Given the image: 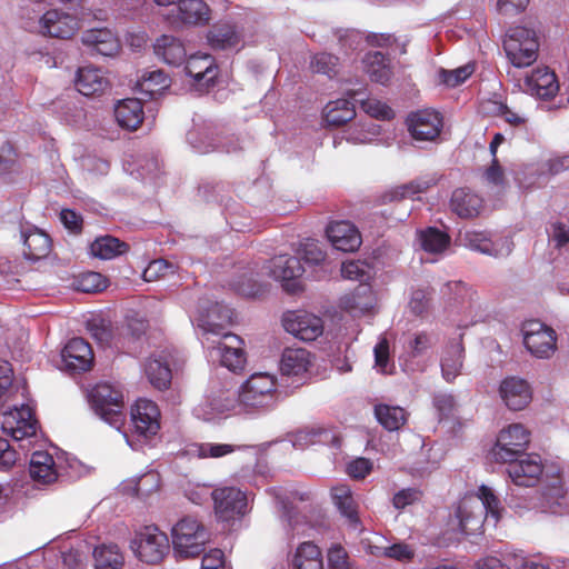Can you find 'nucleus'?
<instances>
[{
	"label": "nucleus",
	"mask_w": 569,
	"mask_h": 569,
	"mask_svg": "<svg viewBox=\"0 0 569 569\" xmlns=\"http://www.w3.org/2000/svg\"><path fill=\"white\" fill-rule=\"evenodd\" d=\"M237 399L249 408H269L277 400L276 378L269 373H253L242 385L240 391H222L221 396L212 397L210 407L216 412H224L233 409Z\"/></svg>",
	"instance_id": "1"
},
{
	"label": "nucleus",
	"mask_w": 569,
	"mask_h": 569,
	"mask_svg": "<svg viewBox=\"0 0 569 569\" xmlns=\"http://www.w3.org/2000/svg\"><path fill=\"white\" fill-rule=\"evenodd\" d=\"M89 403L97 416L120 430L126 420L123 392L108 382L97 383L89 393Z\"/></svg>",
	"instance_id": "2"
},
{
	"label": "nucleus",
	"mask_w": 569,
	"mask_h": 569,
	"mask_svg": "<svg viewBox=\"0 0 569 569\" xmlns=\"http://www.w3.org/2000/svg\"><path fill=\"white\" fill-rule=\"evenodd\" d=\"M173 550L181 558H196L204 551L210 541L208 528L197 518L184 517L172 528Z\"/></svg>",
	"instance_id": "3"
},
{
	"label": "nucleus",
	"mask_w": 569,
	"mask_h": 569,
	"mask_svg": "<svg viewBox=\"0 0 569 569\" xmlns=\"http://www.w3.org/2000/svg\"><path fill=\"white\" fill-rule=\"evenodd\" d=\"M211 498L217 521L228 527H233L249 512L248 496L237 487H218L212 490Z\"/></svg>",
	"instance_id": "4"
},
{
	"label": "nucleus",
	"mask_w": 569,
	"mask_h": 569,
	"mask_svg": "<svg viewBox=\"0 0 569 569\" xmlns=\"http://www.w3.org/2000/svg\"><path fill=\"white\" fill-rule=\"evenodd\" d=\"M509 61L517 68L532 64L538 58L539 42L532 29L517 26L510 28L503 40Z\"/></svg>",
	"instance_id": "5"
},
{
	"label": "nucleus",
	"mask_w": 569,
	"mask_h": 569,
	"mask_svg": "<svg viewBox=\"0 0 569 569\" xmlns=\"http://www.w3.org/2000/svg\"><path fill=\"white\" fill-rule=\"evenodd\" d=\"M131 549L142 562L157 565L169 552V539L158 527L146 526L136 532Z\"/></svg>",
	"instance_id": "6"
},
{
	"label": "nucleus",
	"mask_w": 569,
	"mask_h": 569,
	"mask_svg": "<svg viewBox=\"0 0 569 569\" xmlns=\"http://www.w3.org/2000/svg\"><path fill=\"white\" fill-rule=\"evenodd\" d=\"M3 442L7 443V447L2 448V471H6L11 467H18L17 473L19 475V478H17L13 486L10 487V495L7 492V489L2 487V498L6 499V503L12 502L13 505H18L26 496V486H29L22 468V466L26 465L28 447L22 442L12 441V443H10L8 440L2 438V443Z\"/></svg>",
	"instance_id": "7"
},
{
	"label": "nucleus",
	"mask_w": 569,
	"mask_h": 569,
	"mask_svg": "<svg viewBox=\"0 0 569 569\" xmlns=\"http://www.w3.org/2000/svg\"><path fill=\"white\" fill-rule=\"evenodd\" d=\"M478 498L480 505L477 506L476 512L472 510L468 511V502H463L458 508L457 516L460 519V527L463 532L480 528L486 515H490L496 521L500 518L501 503L491 488L486 485L480 486Z\"/></svg>",
	"instance_id": "8"
},
{
	"label": "nucleus",
	"mask_w": 569,
	"mask_h": 569,
	"mask_svg": "<svg viewBox=\"0 0 569 569\" xmlns=\"http://www.w3.org/2000/svg\"><path fill=\"white\" fill-rule=\"evenodd\" d=\"M530 442V432L520 423L502 429L491 450L497 462L507 463L525 455Z\"/></svg>",
	"instance_id": "9"
},
{
	"label": "nucleus",
	"mask_w": 569,
	"mask_h": 569,
	"mask_svg": "<svg viewBox=\"0 0 569 569\" xmlns=\"http://www.w3.org/2000/svg\"><path fill=\"white\" fill-rule=\"evenodd\" d=\"M523 343L537 358L551 357L557 348V336L552 328L539 320L526 321L522 326Z\"/></svg>",
	"instance_id": "10"
},
{
	"label": "nucleus",
	"mask_w": 569,
	"mask_h": 569,
	"mask_svg": "<svg viewBox=\"0 0 569 569\" xmlns=\"http://www.w3.org/2000/svg\"><path fill=\"white\" fill-rule=\"evenodd\" d=\"M38 421L29 406L2 412V433L13 442H22L37 433Z\"/></svg>",
	"instance_id": "11"
},
{
	"label": "nucleus",
	"mask_w": 569,
	"mask_h": 569,
	"mask_svg": "<svg viewBox=\"0 0 569 569\" xmlns=\"http://www.w3.org/2000/svg\"><path fill=\"white\" fill-rule=\"evenodd\" d=\"M407 127L415 140L435 141L442 131L443 117L435 109H421L408 116Z\"/></svg>",
	"instance_id": "12"
},
{
	"label": "nucleus",
	"mask_w": 569,
	"mask_h": 569,
	"mask_svg": "<svg viewBox=\"0 0 569 569\" xmlns=\"http://www.w3.org/2000/svg\"><path fill=\"white\" fill-rule=\"evenodd\" d=\"M282 326L287 332L302 341H313L323 332L322 319L301 310L287 311Z\"/></svg>",
	"instance_id": "13"
},
{
	"label": "nucleus",
	"mask_w": 569,
	"mask_h": 569,
	"mask_svg": "<svg viewBox=\"0 0 569 569\" xmlns=\"http://www.w3.org/2000/svg\"><path fill=\"white\" fill-rule=\"evenodd\" d=\"M268 274L282 283L286 291L295 293L299 289L298 279L305 269L299 258L289 254H279L271 258L267 266Z\"/></svg>",
	"instance_id": "14"
},
{
	"label": "nucleus",
	"mask_w": 569,
	"mask_h": 569,
	"mask_svg": "<svg viewBox=\"0 0 569 569\" xmlns=\"http://www.w3.org/2000/svg\"><path fill=\"white\" fill-rule=\"evenodd\" d=\"M507 472L512 482L519 487H533L538 483L543 465L538 455H527L507 462Z\"/></svg>",
	"instance_id": "15"
},
{
	"label": "nucleus",
	"mask_w": 569,
	"mask_h": 569,
	"mask_svg": "<svg viewBox=\"0 0 569 569\" xmlns=\"http://www.w3.org/2000/svg\"><path fill=\"white\" fill-rule=\"evenodd\" d=\"M131 421L138 436L148 439L157 435L160 429V410L157 403L138 399L131 408Z\"/></svg>",
	"instance_id": "16"
},
{
	"label": "nucleus",
	"mask_w": 569,
	"mask_h": 569,
	"mask_svg": "<svg viewBox=\"0 0 569 569\" xmlns=\"http://www.w3.org/2000/svg\"><path fill=\"white\" fill-rule=\"evenodd\" d=\"M118 328L117 348L127 352L137 351L138 346L149 329V321L139 312L130 311Z\"/></svg>",
	"instance_id": "17"
},
{
	"label": "nucleus",
	"mask_w": 569,
	"mask_h": 569,
	"mask_svg": "<svg viewBox=\"0 0 569 569\" xmlns=\"http://www.w3.org/2000/svg\"><path fill=\"white\" fill-rule=\"evenodd\" d=\"M258 263L238 264L233 268L229 287L243 297H258L264 292Z\"/></svg>",
	"instance_id": "18"
},
{
	"label": "nucleus",
	"mask_w": 569,
	"mask_h": 569,
	"mask_svg": "<svg viewBox=\"0 0 569 569\" xmlns=\"http://www.w3.org/2000/svg\"><path fill=\"white\" fill-rule=\"evenodd\" d=\"M41 32L59 39H70L80 28L79 20L67 12L51 9L40 19Z\"/></svg>",
	"instance_id": "19"
},
{
	"label": "nucleus",
	"mask_w": 569,
	"mask_h": 569,
	"mask_svg": "<svg viewBox=\"0 0 569 569\" xmlns=\"http://www.w3.org/2000/svg\"><path fill=\"white\" fill-rule=\"evenodd\" d=\"M540 508L545 512L558 516H569V489L563 488L559 476L546 485L540 495Z\"/></svg>",
	"instance_id": "20"
},
{
	"label": "nucleus",
	"mask_w": 569,
	"mask_h": 569,
	"mask_svg": "<svg viewBox=\"0 0 569 569\" xmlns=\"http://www.w3.org/2000/svg\"><path fill=\"white\" fill-rule=\"evenodd\" d=\"M331 244L340 251L353 252L361 246V234L357 227L349 221H333L326 229Z\"/></svg>",
	"instance_id": "21"
},
{
	"label": "nucleus",
	"mask_w": 569,
	"mask_h": 569,
	"mask_svg": "<svg viewBox=\"0 0 569 569\" xmlns=\"http://www.w3.org/2000/svg\"><path fill=\"white\" fill-rule=\"evenodd\" d=\"M81 41L92 56L111 57L121 48L119 39L108 28L89 29L82 33Z\"/></svg>",
	"instance_id": "22"
},
{
	"label": "nucleus",
	"mask_w": 569,
	"mask_h": 569,
	"mask_svg": "<svg viewBox=\"0 0 569 569\" xmlns=\"http://www.w3.org/2000/svg\"><path fill=\"white\" fill-rule=\"evenodd\" d=\"M528 92L540 99H551L559 90L557 76L548 67H538L525 79Z\"/></svg>",
	"instance_id": "23"
},
{
	"label": "nucleus",
	"mask_w": 569,
	"mask_h": 569,
	"mask_svg": "<svg viewBox=\"0 0 569 569\" xmlns=\"http://www.w3.org/2000/svg\"><path fill=\"white\" fill-rule=\"evenodd\" d=\"M93 358L91 346L83 338H72L62 350V359L69 370L88 371Z\"/></svg>",
	"instance_id": "24"
},
{
	"label": "nucleus",
	"mask_w": 569,
	"mask_h": 569,
	"mask_svg": "<svg viewBox=\"0 0 569 569\" xmlns=\"http://www.w3.org/2000/svg\"><path fill=\"white\" fill-rule=\"evenodd\" d=\"M499 391L506 406L515 411L525 409L532 398L528 382L516 377L502 380Z\"/></svg>",
	"instance_id": "25"
},
{
	"label": "nucleus",
	"mask_w": 569,
	"mask_h": 569,
	"mask_svg": "<svg viewBox=\"0 0 569 569\" xmlns=\"http://www.w3.org/2000/svg\"><path fill=\"white\" fill-rule=\"evenodd\" d=\"M332 499L341 516L345 517L349 529L357 533L362 532L363 528L359 517L358 503L353 498L351 489L345 485L333 487Z\"/></svg>",
	"instance_id": "26"
},
{
	"label": "nucleus",
	"mask_w": 569,
	"mask_h": 569,
	"mask_svg": "<svg viewBox=\"0 0 569 569\" xmlns=\"http://www.w3.org/2000/svg\"><path fill=\"white\" fill-rule=\"evenodd\" d=\"M29 475L37 485L47 486L56 482L59 473L54 458L47 451L33 452L29 463Z\"/></svg>",
	"instance_id": "27"
},
{
	"label": "nucleus",
	"mask_w": 569,
	"mask_h": 569,
	"mask_svg": "<svg viewBox=\"0 0 569 569\" xmlns=\"http://www.w3.org/2000/svg\"><path fill=\"white\" fill-rule=\"evenodd\" d=\"M23 242V254L29 260H40L46 258L52 248V241L44 231L30 227L21 230Z\"/></svg>",
	"instance_id": "28"
},
{
	"label": "nucleus",
	"mask_w": 569,
	"mask_h": 569,
	"mask_svg": "<svg viewBox=\"0 0 569 569\" xmlns=\"http://www.w3.org/2000/svg\"><path fill=\"white\" fill-rule=\"evenodd\" d=\"M483 208V200L469 189H456L450 199V209L461 219L477 218Z\"/></svg>",
	"instance_id": "29"
},
{
	"label": "nucleus",
	"mask_w": 569,
	"mask_h": 569,
	"mask_svg": "<svg viewBox=\"0 0 569 569\" xmlns=\"http://www.w3.org/2000/svg\"><path fill=\"white\" fill-rule=\"evenodd\" d=\"M222 340L219 342L221 365L232 372L241 371L246 365L241 338L233 333H223Z\"/></svg>",
	"instance_id": "30"
},
{
	"label": "nucleus",
	"mask_w": 569,
	"mask_h": 569,
	"mask_svg": "<svg viewBox=\"0 0 569 569\" xmlns=\"http://www.w3.org/2000/svg\"><path fill=\"white\" fill-rule=\"evenodd\" d=\"M233 319V310L226 305L214 302L207 310L206 315H201L199 326L208 333L221 336L227 333L224 329L231 325Z\"/></svg>",
	"instance_id": "31"
},
{
	"label": "nucleus",
	"mask_w": 569,
	"mask_h": 569,
	"mask_svg": "<svg viewBox=\"0 0 569 569\" xmlns=\"http://www.w3.org/2000/svg\"><path fill=\"white\" fill-rule=\"evenodd\" d=\"M110 87V82L99 68L83 67L76 78L77 90L87 97L101 94Z\"/></svg>",
	"instance_id": "32"
},
{
	"label": "nucleus",
	"mask_w": 569,
	"mask_h": 569,
	"mask_svg": "<svg viewBox=\"0 0 569 569\" xmlns=\"http://www.w3.org/2000/svg\"><path fill=\"white\" fill-rule=\"evenodd\" d=\"M312 363L311 353L305 348H286L280 360L283 376L303 377Z\"/></svg>",
	"instance_id": "33"
},
{
	"label": "nucleus",
	"mask_w": 569,
	"mask_h": 569,
	"mask_svg": "<svg viewBox=\"0 0 569 569\" xmlns=\"http://www.w3.org/2000/svg\"><path fill=\"white\" fill-rule=\"evenodd\" d=\"M118 124L127 130H137L143 121V106L139 99L128 98L119 101L114 108Z\"/></svg>",
	"instance_id": "34"
},
{
	"label": "nucleus",
	"mask_w": 569,
	"mask_h": 569,
	"mask_svg": "<svg viewBox=\"0 0 569 569\" xmlns=\"http://www.w3.org/2000/svg\"><path fill=\"white\" fill-rule=\"evenodd\" d=\"M154 53L169 66H181L187 58L182 41L173 36L162 34L156 40Z\"/></svg>",
	"instance_id": "35"
},
{
	"label": "nucleus",
	"mask_w": 569,
	"mask_h": 569,
	"mask_svg": "<svg viewBox=\"0 0 569 569\" xmlns=\"http://www.w3.org/2000/svg\"><path fill=\"white\" fill-rule=\"evenodd\" d=\"M341 309L353 313H366L373 308V295L369 284L360 283L340 298Z\"/></svg>",
	"instance_id": "36"
},
{
	"label": "nucleus",
	"mask_w": 569,
	"mask_h": 569,
	"mask_svg": "<svg viewBox=\"0 0 569 569\" xmlns=\"http://www.w3.org/2000/svg\"><path fill=\"white\" fill-rule=\"evenodd\" d=\"M186 71L194 81H203L207 86L212 84L218 76V67L210 54L190 56L186 63Z\"/></svg>",
	"instance_id": "37"
},
{
	"label": "nucleus",
	"mask_w": 569,
	"mask_h": 569,
	"mask_svg": "<svg viewBox=\"0 0 569 569\" xmlns=\"http://www.w3.org/2000/svg\"><path fill=\"white\" fill-rule=\"evenodd\" d=\"M178 19L184 24H206L210 20V8L203 0H179Z\"/></svg>",
	"instance_id": "38"
},
{
	"label": "nucleus",
	"mask_w": 569,
	"mask_h": 569,
	"mask_svg": "<svg viewBox=\"0 0 569 569\" xmlns=\"http://www.w3.org/2000/svg\"><path fill=\"white\" fill-rule=\"evenodd\" d=\"M130 246L110 234L96 238L90 244V253L101 260H111L127 253Z\"/></svg>",
	"instance_id": "39"
},
{
	"label": "nucleus",
	"mask_w": 569,
	"mask_h": 569,
	"mask_svg": "<svg viewBox=\"0 0 569 569\" xmlns=\"http://www.w3.org/2000/svg\"><path fill=\"white\" fill-rule=\"evenodd\" d=\"M365 71L371 81L387 84L392 77L389 59L381 52H368L363 58Z\"/></svg>",
	"instance_id": "40"
},
{
	"label": "nucleus",
	"mask_w": 569,
	"mask_h": 569,
	"mask_svg": "<svg viewBox=\"0 0 569 569\" xmlns=\"http://www.w3.org/2000/svg\"><path fill=\"white\" fill-rule=\"evenodd\" d=\"M458 241L466 248L482 254L498 257L499 250L487 231L466 230L460 232Z\"/></svg>",
	"instance_id": "41"
},
{
	"label": "nucleus",
	"mask_w": 569,
	"mask_h": 569,
	"mask_svg": "<svg viewBox=\"0 0 569 569\" xmlns=\"http://www.w3.org/2000/svg\"><path fill=\"white\" fill-rule=\"evenodd\" d=\"M209 46L214 50L234 48L240 42L236 27L230 23H217L207 34Z\"/></svg>",
	"instance_id": "42"
},
{
	"label": "nucleus",
	"mask_w": 569,
	"mask_h": 569,
	"mask_svg": "<svg viewBox=\"0 0 569 569\" xmlns=\"http://www.w3.org/2000/svg\"><path fill=\"white\" fill-rule=\"evenodd\" d=\"M356 117L353 103L348 99H337L327 103L323 118L328 126L340 127Z\"/></svg>",
	"instance_id": "43"
},
{
	"label": "nucleus",
	"mask_w": 569,
	"mask_h": 569,
	"mask_svg": "<svg viewBox=\"0 0 569 569\" xmlns=\"http://www.w3.org/2000/svg\"><path fill=\"white\" fill-rule=\"evenodd\" d=\"M378 422L388 431H397L408 420V412L399 406L379 403L373 409Z\"/></svg>",
	"instance_id": "44"
},
{
	"label": "nucleus",
	"mask_w": 569,
	"mask_h": 569,
	"mask_svg": "<svg viewBox=\"0 0 569 569\" xmlns=\"http://www.w3.org/2000/svg\"><path fill=\"white\" fill-rule=\"evenodd\" d=\"M438 180L436 174L422 176L408 183L397 186L387 197H389L390 200L412 199L416 194L427 192L431 187L438 183Z\"/></svg>",
	"instance_id": "45"
},
{
	"label": "nucleus",
	"mask_w": 569,
	"mask_h": 569,
	"mask_svg": "<svg viewBox=\"0 0 569 569\" xmlns=\"http://www.w3.org/2000/svg\"><path fill=\"white\" fill-rule=\"evenodd\" d=\"M292 567L293 569H323L319 547L310 541L300 543L293 555Z\"/></svg>",
	"instance_id": "46"
},
{
	"label": "nucleus",
	"mask_w": 569,
	"mask_h": 569,
	"mask_svg": "<svg viewBox=\"0 0 569 569\" xmlns=\"http://www.w3.org/2000/svg\"><path fill=\"white\" fill-rule=\"evenodd\" d=\"M93 560L96 569H121L124 557L116 543H102L94 548Z\"/></svg>",
	"instance_id": "47"
},
{
	"label": "nucleus",
	"mask_w": 569,
	"mask_h": 569,
	"mask_svg": "<svg viewBox=\"0 0 569 569\" xmlns=\"http://www.w3.org/2000/svg\"><path fill=\"white\" fill-rule=\"evenodd\" d=\"M90 336L102 347L114 346L117 348L118 328H113L109 320L99 318L87 322Z\"/></svg>",
	"instance_id": "48"
},
{
	"label": "nucleus",
	"mask_w": 569,
	"mask_h": 569,
	"mask_svg": "<svg viewBox=\"0 0 569 569\" xmlns=\"http://www.w3.org/2000/svg\"><path fill=\"white\" fill-rule=\"evenodd\" d=\"M144 372L154 388L163 390L170 386L171 370L167 362L150 358L146 362Z\"/></svg>",
	"instance_id": "49"
},
{
	"label": "nucleus",
	"mask_w": 569,
	"mask_h": 569,
	"mask_svg": "<svg viewBox=\"0 0 569 569\" xmlns=\"http://www.w3.org/2000/svg\"><path fill=\"white\" fill-rule=\"evenodd\" d=\"M421 248L430 253H440L450 244V237L435 227H428L419 232Z\"/></svg>",
	"instance_id": "50"
},
{
	"label": "nucleus",
	"mask_w": 569,
	"mask_h": 569,
	"mask_svg": "<svg viewBox=\"0 0 569 569\" xmlns=\"http://www.w3.org/2000/svg\"><path fill=\"white\" fill-rule=\"evenodd\" d=\"M462 355L463 347L458 342L450 345L446 350L441 360V371L448 382H451L459 375L462 368Z\"/></svg>",
	"instance_id": "51"
},
{
	"label": "nucleus",
	"mask_w": 569,
	"mask_h": 569,
	"mask_svg": "<svg viewBox=\"0 0 569 569\" xmlns=\"http://www.w3.org/2000/svg\"><path fill=\"white\" fill-rule=\"evenodd\" d=\"M170 78L162 70H154L142 76L139 88L142 93L154 99L170 87Z\"/></svg>",
	"instance_id": "52"
},
{
	"label": "nucleus",
	"mask_w": 569,
	"mask_h": 569,
	"mask_svg": "<svg viewBox=\"0 0 569 569\" xmlns=\"http://www.w3.org/2000/svg\"><path fill=\"white\" fill-rule=\"evenodd\" d=\"M242 446L229 445V443H214V442H202L196 443L191 447L190 452L200 459L207 458H222L227 455L241 449Z\"/></svg>",
	"instance_id": "53"
},
{
	"label": "nucleus",
	"mask_w": 569,
	"mask_h": 569,
	"mask_svg": "<svg viewBox=\"0 0 569 569\" xmlns=\"http://www.w3.org/2000/svg\"><path fill=\"white\" fill-rule=\"evenodd\" d=\"M371 553L377 557L385 556L398 561H410L415 557L413 549L403 542L393 543L388 547H375V549H371Z\"/></svg>",
	"instance_id": "54"
},
{
	"label": "nucleus",
	"mask_w": 569,
	"mask_h": 569,
	"mask_svg": "<svg viewBox=\"0 0 569 569\" xmlns=\"http://www.w3.org/2000/svg\"><path fill=\"white\" fill-rule=\"evenodd\" d=\"M361 109L372 118L379 120H390L395 117L393 110L385 102L375 98L359 100Z\"/></svg>",
	"instance_id": "55"
},
{
	"label": "nucleus",
	"mask_w": 569,
	"mask_h": 569,
	"mask_svg": "<svg viewBox=\"0 0 569 569\" xmlns=\"http://www.w3.org/2000/svg\"><path fill=\"white\" fill-rule=\"evenodd\" d=\"M107 287L108 279L99 272H84L78 278V289L82 292H99Z\"/></svg>",
	"instance_id": "56"
},
{
	"label": "nucleus",
	"mask_w": 569,
	"mask_h": 569,
	"mask_svg": "<svg viewBox=\"0 0 569 569\" xmlns=\"http://www.w3.org/2000/svg\"><path fill=\"white\" fill-rule=\"evenodd\" d=\"M338 57L322 52L316 54L311 60V69L317 73L327 74L332 78L337 73Z\"/></svg>",
	"instance_id": "57"
},
{
	"label": "nucleus",
	"mask_w": 569,
	"mask_h": 569,
	"mask_svg": "<svg viewBox=\"0 0 569 569\" xmlns=\"http://www.w3.org/2000/svg\"><path fill=\"white\" fill-rule=\"evenodd\" d=\"M2 182H7L4 173H19L20 164L18 162V153L11 143L2 144ZM12 181V179H8Z\"/></svg>",
	"instance_id": "58"
},
{
	"label": "nucleus",
	"mask_w": 569,
	"mask_h": 569,
	"mask_svg": "<svg viewBox=\"0 0 569 569\" xmlns=\"http://www.w3.org/2000/svg\"><path fill=\"white\" fill-rule=\"evenodd\" d=\"M160 488L159 475L150 471L141 476L136 483V495L139 498H144Z\"/></svg>",
	"instance_id": "59"
},
{
	"label": "nucleus",
	"mask_w": 569,
	"mask_h": 569,
	"mask_svg": "<svg viewBox=\"0 0 569 569\" xmlns=\"http://www.w3.org/2000/svg\"><path fill=\"white\" fill-rule=\"evenodd\" d=\"M422 497L421 490L417 488H405L396 492L392 497V506L397 510H403L408 506H412L420 501Z\"/></svg>",
	"instance_id": "60"
},
{
	"label": "nucleus",
	"mask_w": 569,
	"mask_h": 569,
	"mask_svg": "<svg viewBox=\"0 0 569 569\" xmlns=\"http://www.w3.org/2000/svg\"><path fill=\"white\" fill-rule=\"evenodd\" d=\"M327 557L329 569H351L348 552L341 545H332Z\"/></svg>",
	"instance_id": "61"
},
{
	"label": "nucleus",
	"mask_w": 569,
	"mask_h": 569,
	"mask_svg": "<svg viewBox=\"0 0 569 569\" xmlns=\"http://www.w3.org/2000/svg\"><path fill=\"white\" fill-rule=\"evenodd\" d=\"M431 292L427 289H417L412 292L409 308L416 316H422L428 311Z\"/></svg>",
	"instance_id": "62"
},
{
	"label": "nucleus",
	"mask_w": 569,
	"mask_h": 569,
	"mask_svg": "<svg viewBox=\"0 0 569 569\" xmlns=\"http://www.w3.org/2000/svg\"><path fill=\"white\" fill-rule=\"evenodd\" d=\"M373 469L372 461L368 458H357L347 466V473L357 480L365 479Z\"/></svg>",
	"instance_id": "63"
},
{
	"label": "nucleus",
	"mask_w": 569,
	"mask_h": 569,
	"mask_svg": "<svg viewBox=\"0 0 569 569\" xmlns=\"http://www.w3.org/2000/svg\"><path fill=\"white\" fill-rule=\"evenodd\" d=\"M335 34L338 38L341 49L346 53H348L349 51L356 50L357 46L360 42V34L356 30L338 29L335 32Z\"/></svg>",
	"instance_id": "64"
}]
</instances>
